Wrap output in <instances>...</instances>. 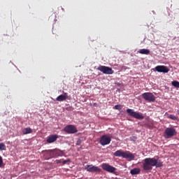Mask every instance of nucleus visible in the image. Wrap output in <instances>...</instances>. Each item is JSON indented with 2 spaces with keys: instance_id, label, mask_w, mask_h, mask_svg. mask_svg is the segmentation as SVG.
<instances>
[{
  "instance_id": "f257e3e1",
  "label": "nucleus",
  "mask_w": 179,
  "mask_h": 179,
  "mask_svg": "<svg viewBox=\"0 0 179 179\" xmlns=\"http://www.w3.org/2000/svg\"><path fill=\"white\" fill-rule=\"evenodd\" d=\"M163 166L164 164L162 160H159L155 158H145L143 162V169L148 172L151 171L153 166L159 168Z\"/></svg>"
},
{
  "instance_id": "f03ea898",
  "label": "nucleus",
  "mask_w": 179,
  "mask_h": 179,
  "mask_svg": "<svg viewBox=\"0 0 179 179\" xmlns=\"http://www.w3.org/2000/svg\"><path fill=\"white\" fill-rule=\"evenodd\" d=\"M113 155L115 157H122L124 159H127L128 161H132L134 160L135 159V155L132 154L129 151H122V150H117L115 152L113 153Z\"/></svg>"
},
{
  "instance_id": "7ed1b4c3",
  "label": "nucleus",
  "mask_w": 179,
  "mask_h": 179,
  "mask_svg": "<svg viewBox=\"0 0 179 179\" xmlns=\"http://www.w3.org/2000/svg\"><path fill=\"white\" fill-rule=\"evenodd\" d=\"M178 132L174 127H168L164 131V136L165 138H170L176 136Z\"/></svg>"
},
{
  "instance_id": "20e7f679",
  "label": "nucleus",
  "mask_w": 179,
  "mask_h": 179,
  "mask_svg": "<svg viewBox=\"0 0 179 179\" xmlns=\"http://www.w3.org/2000/svg\"><path fill=\"white\" fill-rule=\"evenodd\" d=\"M126 112L129 116L133 117L134 118L138 120H143L145 117L142 113L135 112L133 109H127Z\"/></svg>"
},
{
  "instance_id": "39448f33",
  "label": "nucleus",
  "mask_w": 179,
  "mask_h": 179,
  "mask_svg": "<svg viewBox=\"0 0 179 179\" xmlns=\"http://www.w3.org/2000/svg\"><path fill=\"white\" fill-rule=\"evenodd\" d=\"M142 97L144 100L148 102H155L156 100V97L155 95L151 92H145L142 94Z\"/></svg>"
},
{
  "instance_id": "423d86ee",
  "label": "nucleus",
  "mask_w": 179,
  "mask_h": 179,
  "mask_svg": "<svg viewBox=\"0 0 179 179\" xmlns=\"http://www.w3.org/2000/svg\"><path fill=\"white\" fill-rule=\"evenodd\" d=\"M97 70L107 75H111L114 73V71L111 68L105 66H99L97 68Z\"/></svg>"
},
{
  "instance_id": "0eeeda50",
  "label": "nucleus",
  "mask_w": 179,
  "mask_h": 179,
  "mask_svg": "<svg viewBox=\"0 0 179 179\" xmlns=\"http://www.w3.org/2000/svg\"><path fill=\"white\" fill-rule=\"evenodd\" d=\"M111 142V138L107 135H103L100 138L99 143L104 146L110 144Z\"/></svg>"
},
{
  "instance_id": "6e6552de",
  "label": "nucleus",
  "mask_w": 179,
  "mask_h": 179,
  "mask_svg": "<svg viewBox=\"0 0 179 179\" xmlns=\"http://www.w3.org/2000/svg\"><path fill=\"white\" fill-rule=\"evenodd\" d=\"M101 167L102 168L103 170L109 172V173H115V171H116V168L113 167L110 165H109L108 164L106 163H103L101 165Z\"/></svg>"
},
{
  "instance_id": "1a4fd4ad",
  "label": "nucleus",
  "mask_w": 179,
  "mask_h": 179,
  "mask_svg": "<svg viewBox=\"0 0 179 179\" xmlns=\"http://www.w3.org/2000/svg\"><path fill=\"white\" fill-rule=\"evenodd\" d=\"M84 169L87 170V171L94 173V172H101V169H99L98 166L91 165H86L84 166Z\"/></svg>"
},
{
  "instance_id": "9d476101",
  "label": "nucleus",
  "mask_w": 179,
  "mask_h": 179,
  "mask_svg": "<svg viewBox=\"0 0 179 179\" xmlns=\"http://www.w3.org/2000/svg\"><path fill=\"white\" fill-rule=\"evenodd\" d=\"M64 131H66V133L69 134H76L78 132L77 128L73 125L66 126V127H64Z\"/></svg>"
},
{
  "instance_id": "9b49d317",
  "label": "nucleus",
  "mask_w": 179,
  "mask_h": 179,
  "mask_svg": "<svg viewBox=\"0 0 179 179\" xmlns=\"http://www.w3.org/2000/svg\"><path fill=\"white\" fill-rule=\"evenodd\" d=\"M155 69L159 73H167L169 72V69L165 66H158Z\"/></svg>"
},
{
  "instance_id": "f8f14e48",
  "label": "nucleus",
  "mask_w": 179,
  "mask_h": 179,
  "mask_svg": "<svg viewBox=\"0 0 179 179\" xmlns=\"http://www.w3.org/2000/svg\"><path fill=\"white\" fill-rule=\"evenodd\" d=\"M42 153H43V156L46 160L53 158L52 150H43Z\"/></svg>"
},
{
  "instance_id": "ddd939ff",
  "label": "nucleus",
  "mask_w": 179,
  "mask_h": 179,
  "mask_svg": "<svg viewBox=\"0 0 179 179\" xmlns=\"http://www.w3.org/2000/svg\"><path fill=\"white\" fill-rule=\"evenodd\" d=\"M58 138L59 137L57 135H50L48 137V140H46V142H48V143H52L55 142Z\"/></svg>"
},
{
  "instance_id": "4468645a",
  "label": "nucleus",
  "mask_w": 179,
  "mask_h": 179,
  "mask_svg": "<svg viewBox=\"0 0 179 179\" xmlns=\"http://www.w3.org/2000/svg\"><path fill=\"white\" fill-rule=\"evenodd\" d=\"M67 99H68V94L63 92V94H62V95L57 96V98H56V101H66Z\"/></svg>"
},
{
  "instance_id": "2eb2a0df",
  "label": "nucleus",
  "mask_w": 179,
  "mask_h": 179,
  "mask_svg": "<svg viewBox=\"0 0 179 179\" xmlns=\"http://www.w3.org/2000/svg\"><path fill=\"white\" fill-rule=\"evenodd\" d=\"M52 155L53 156V158H57V157H60L62 155V152L59 150H57V149L52 150Z\"/></svg>"
},
{
  "instance_id": "dca6fc26",
  "label": "nucleus",
  "mask_w": 179,
  "mask_h": 179,
  "mask_svg": "<svg viewBox=\"0 0 179 179\" xmlns=\"http://www.w3.org/2000/svg\"><path fill=\"white\" fill-rule=\"evenodd\" d=\"M141 173V169L139 168H134L130 171V173L132 176L139 174Z\"/></svg>"
},
{
  "instance_id": "f3484780",
  "label": "nucleus",
  "mask_w": 179,
  "mask_h": 179,
  "mask_svg": "<svg viewBox=\"0 0 179 179\" xmlns=\"http://www.w3.org/2000/svg\"><path fill=\"white\" fill-rule=\"evenodd\" d=\"M138 53H140L141 55H148L150 54V50H148V49H141V50H139L138 51Z\"/></svg>"
},
{
  "instance_id": "a211bd4d",
  "label": "nucleus",
  "mask_w": 179,
  "mask_h": 179,
  "mask_svg": "<svg viewBox=\"0 0 179 179\" xmlns=\"http://www.w3.org/2000/svg\"><path fill=\"white\" fill-rule=\"evenodd\" d=\"M32 132V129L30 127L25 128L23 129L22 133L24 135L31 134Z\"/></svg>"
},
{
  "instance_id": "6ab92c4d",
  "label": "nucleus",
  "mask_w": 179,
  "mask_h": 179,
  "mask_svg": "<svg viewBox=\"0 0 179 179\" xmlns=\"http://www.w3.org/2000/svg\"><path fill=\"white\" fill-rule=\"evenodd\" d=\"M122 108H123V106H122V105H115V106H114V108H115V110H119V111H121V110H122Z\"/></svg>"
},
{
  "instance_id": "aec40b11",
  "label": "nucleus",
  "mask_w": 179,
  "mask_h": 179,
  "mask_svg": "<svg viewBox=\"0 0 179 179\" xmlns=\"http://www.w3.org/2000/svg\"><path fill=\"white\" fill-rule=\"evenodd\" d=\"M168 118L171 119L172 120H178V117L174 115H169L168 116Z\"/></svg>"
},
{
  "instance_id": "412c9836",
  "label": "nucleus",
  "mask_w": 179,
  "mask_h": 179,
  "mask_svg": "<svg viewBox=\"0 0 179 179\" xmlns=\"http://www.w3.org/2000/svg\"><path fill=\"white\" fill-rule=\"evenodd\" d=\"M171 85L176 88H179V82L178 81H173Z\"/></svg>"
},
{
  "instance_id": "4be33fe9",
  "label": "nucleus",
  "mask_w": 179,
  "mask_h": 179,
  "mask_svg": "<svg viewBox=\"0 0 179 179\" xmlns=\"http://www.w3.org/2000/svg\"><path fill=\"white\" fill-rule=\"evenodd\" d=\"M0 150H6V145L3 143H0Z\"/></svg>"
},
{
  "instance_id": "5701e85b",
  "label": "nucleus",
  "mask_w": 179,
  "mask_h": 179,
  "mask_svg": "<svg viewBox=\"0 0 179 179\" xmlns=\"http://www.w3.org/2000/svg\"><path fill=\"white\" fill-rule=\"evenodd\" d=\"M4 163L2 157L0 155V168L4 167Z\"/></svg>"
},
{
  "instance_id": "b1692460",
  "label": "nucleus",
  "mask_w": 179,
  "mask_h": 179,
  "mask_svg": "<svg viewBox=\"0 0 179 179\" xmlns=\"http://www.w3.org/2000/svg\"><path fill=\"white\" fill-rule=\"evenodd\" d=\"M68 162H71V159H67L63 161V162H62V165H65V164H66Z\"/></svg>"
},
{
  "instance_id": "393cba45",
  "label": "nucleus",
  "mask_w": 179,
  "mask_h": 179,
  "mask_svg": "<svg viewBox=\"0 0 179 179\" xmlns=\"http://www.w3.org/2000/svg\"><path fill=\"white\" fill-rule=\"evenodd\" d=\"M61 163H62V162L61 159H57V160H56V164H61Z\"/></svg>"
},
{
  "instance_id": "a878e982",
  "label": "nucleus",
  "mask_w": 179,
  "mask_h": 179,
  "mask_svg": "<svg viewBox=\"0 0 179 179\" xmlns=\"http://www.w3.org/2000/svg\"><path fill=\"white\" fill-rule=\"evenodd\" d=\"M81 142L82 141L80 140H78V141H77V145H80Z\"/></svg>"
},
{
  "instance_id": "bb28decb",
  "label": "nucleus",
  "mask_w": 179,
  "mask_h": 179,
  "mask_svg": "<svg viewBox=\"0 0 179 179\" xmlns=\"http://www.w3.org/2000/svg\"><path fill=\"white\" fill-rule=\"evenodd\" d=\"M177 114L179 115V110H177Z\"/></svg>"
},
{
  "instance_id": "cd10ccee",
  "label": "nucleus",
  "mask_w": 179,
  "mask_h": 179,
  "mask_svg": "<svg viewBox=\"0 0 179 179\" xmlns=\"http://www.w3.org/2000/svg\"><path fill=\"white\" fill-rule=\"evenodd\" d=\"M134 141H136V140L137 139V138H136V137H134Z\"/></svg>"
},
{
  "instance_id": "c85d7f7f",
  "label": "nucleus",
  "mask_w": 179,
  "mask_h": 179,
  "mask_svg": "<svg viewBox=\"0 0 179 179\" xmlns=\"http://www.w3.org/2000/svg\"><path fill=\"white\" fill-rule=\"evenodd\" d=\"M78 179H82V178H78Z\"/></svg>"
}]
</instances>
